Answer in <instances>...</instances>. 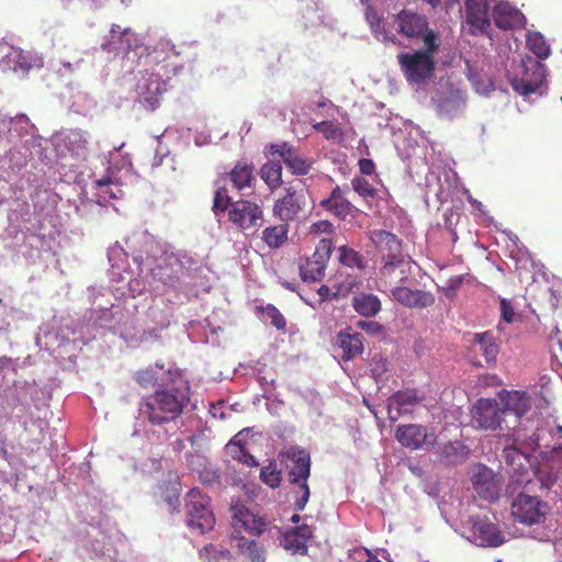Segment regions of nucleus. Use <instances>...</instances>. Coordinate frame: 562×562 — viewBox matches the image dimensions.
I'll return each instance as SVG.
<instances>
[{"label": "nucleus", "mask_w": 562, "mask_h": 562, "mask_svg": "<svg viewBox=\"0 0 562 562\" xmlns=\"http://www.w3.org/2000/svg\"><path fill=\"white\" fill-rule=\"evenodd\" d=\"M189 402V391L186 387L159 390L139 404V414L151 425H162L178 418Z\"/></svg>", "instance_id": "f257e3e1"}, {"label": "nucleus", "mask_w": 562, "mask_h": 562, "mask_svg": "<svg viewBox=\"0 0 562 562\" xmlns=\"http://www.w3.org/2000/svg\"><path fill=\"white\" fill-rule=\"evenodd\" d=\"M424 49L397 54V64L409 83H424L431 78L439 49L438 33L432 30L423 38Z\"/></svg>", "instance_id": "f03ea898"}, {"label": "nucleus", "mask_w": 562, "mask_h": 562, "mask_svg": "<svg viewBox=\"0 0 562 562\" xmlns=\"http://www.w3.org/2000/svg\"><path fill=\"white\" fill-rule=\"evenodd\" d=\"M372 240L381 254V274L393 276L400 271V280H406L411 270V259L403 251V241L394 233L379 229L373 232Z\"/></svg>", "instance_id": "7ed1b4c3"}, {"label": "nucleus", "mask_w": 562, "mask_h": 562, "mask_svg": "<svg viewBox=\"0 0 562 562\" xmlns=\"http://www.w3.org/2000/svg\"><path fill=\"white\" fill-rule=\"evenodd\" d=\"M184 513L187 525L204 533L214 528L215 517L211 508V499L199 488H191L184 497Z\"/></svg>", "instance_id": "20e7f679"}, {"label": "nucleus", "mask_w": 562, "mask_h": 562, "mask_svg": "<svg viewBox=\"0 0 562 562\" xmlns=\"http://www.w3.org/2000/svg\"><path fill=\"white\" fill-rule=\"evenodd\" d=\"M470 481L476 495L484 501L494 502L499 497L502 481L498 474L483 462H475L471 467Z\"/></svg>", "instance_id": "39448f33"}, {"label": "nucleus", "mask_w": 562, "mask_h": 562, "mask_svg": "<svg viewBox=\"0 0 562 562\" xmlns=\"http://www.w3.org/2000/svg\"><path fill=\"white\" fill-rule=\"evenodd\" d=\"M471 420L479 429H503L504 409L496 398H479L471 409Z\"/></svg>", "instance_id": "423d86ee"}, {"label": "nucleus", "mask_w": 562, "mask_h": 562, "mask_svg": "<svg viewBox=\"0 0 562 562\" xmlns=\"http://www.w3.org/2000/svg\"><path fill=\"white\" fill-rule=\"evenodd\" d=\"M548 504L539 499L537 496L529 494H518L510 504V512L515 521L524 522V525H537L543 521Z\"/></svg>", "instance_id": "0eeeda50"}, {"label": "nucleus", "mask_w": 562, "mask_h": 562, "mask_svg": "<svg viewBox=\"0 0 562 562\" xmlns=\"http://www.w3.org/2000/svg\"><path fill=\"white\" fill-rule=\"evenodd\" d=\"M395 438L403 447L412 450H429L438 442L437 432L424 425H400Z\"/></svg>", "instance_id": "6e6552de"}, {"label": "nucleus", "mask_w": 562, "mask_h": 562, "mask_svg": "<svg viewBox=\"0 0 562 562\" xmlns=\"http://www.w3.org/2000/svg\"><path fill=\"white\" fill-rule=\"evenodd\" d=\"M333 252L331 238H321L315 251L300 265V276L304 281H321Z\"/></svg>", "instance_id": "1a4fd4ad"}, {"label": "nucleus", "mask_w": 562, "mask_h": 562, "mask_svg": "<svg viewBox=\"0 0 562 562\" xmlns=\"http://www.w3.org/2000/svg\"><path fill=\"white\" fill-rule=\"evenodd\" d=\"M166 91V83L157 74L145 71L137 79L135 86L136 99L148 110H155Z\"/></svg>", "instance_id": "9d476101"}, {"label": "nucleus", "mask_w": 562, "mask_h": 562, "mask_svg": "<svg viewBox=\"0 0 562 562\" xmlns=\"http://www.w3.org/2000/svg\"><path fill=\"white\" fill-rule=\"evenodd\" d=\"M394 22L397 25V33L411 40H424L429 29L427 15L412 9H402L394 15Z\"/></svg>", "instance_id": "9b49d317"}, {"label": "nucleus", "mask_w": 562, "mask_h": 562, "mask_svg": "<svg viewBox=\"0 0 562 562\" xmlns=\"http://www.w3.org/2000/svg\"><path fill=\"white\" fill-rule=\"evenodd\" d=\"M228 220L241 231L255 228L261 225L262 211L254 202L239 200L229 209Z\"/></svg>", "instance_id": "f8f14e48"}, {"label": "nucleus", "mask_w": 562, "mask_h": 562, "mask_svg": "<svg viewBox=\"0 0 562 562\" xmlns=\"http://www.w3.org/2000/svg\"><path fill=\"white\" fill-rule=\"evenodd\" d=\"M530 408V398L524 391H509L502 396L503 424L505 427H516L517 422Z\"/></svg>", "instance_id": "ddd939ff"}, {"label": "nucleus", "mask_w": 562, "mask_h": 562, "mask_svg": "<svg viewBox=\"0 0 562 562\" xmlns=\"http://www.w3.org/2000/svg\"><path fill=\"white\" fill-rule=\"evenodd\" d=\"M283 457L286 458L285 467L289 483L290 481L308 480L312 468L308 450L291 447L283 452Z\"/></svg>", "instance_id": "4468645a"}, {"label": "nucleus", "mask_w": 562, "mask_h": 562, "mask_svg": "<svg viewBox=\"0 0 562 562\" xmlns=\"http://www.w3.org/2000/svg\"><path fill=\"white\" fill-rule=\"evenodd\" d=\"M547 70L543 63L533 61L530 66H526V74L522 78L513 80V88L522 95L530 93H542L546 82Z\"/></svg>", "instance_id": "2eb2a0df"}, {"label": "nucleus", "mask_w": 562, "mask_h": 562, "mask_svg": "<svg viewBox=\"0 0 562 562\" xmlns=\"http://www.w3.org/2000/svg\"><path fill=\"white\" fill-rule=\"evenodd\" d=\"M423 398L417 390L407 387L406 390L395 391L386 401L389 418L397 420L403 414H408L412 409L422 403Z\"/></svg>", "instance_id": "dca6fc26"}, {"label": "nucleus", "mask_w": 562, "mask_h": 562, "mask_svg": "<svg viewBox=\"0 0 562 562\" xmlns=\"http://www.w3.org/2000/svg\"><path fill=\"white\" fill-rule=\"evenodd\" d=\"M392 297L405 307H430L435 304L436 296L432 292L420 291V289H411L406 285H397L391 290Z\"/></svg>", "instance_id": "f3484780"}, {"label": "nucleus", "mask_w": 562, "mask_h": 562, "mask_svg": "<svg viewBox=\"0 0 562 562\" xmlns=\"http://www.w3.org/2000/svg\"><path fill=\"white\" fill-rule=\"evenodd\" d=\"M465 20L471 33H487L491 26L487 0H465Z\"/></svg>", "instance_id": "a211bd4d"}, {"label": "nucleus", "mask_w": 562, "mask_h": 562, "mask_svg": "<svg viewBox=\"0 0 562 562\" xmlns=\"http://www.w3.org/2000/svg\"><path fill=\"white\" fill-rule=\"evenodd\" d=\"M472 532L482 546H501L505 542L504 533L497 525L484 518V516H473L471 518Z\"/></svg>", "instance_id": "6ab92c4d"}, {"label": "nucleus", "mask_w": 562, "mask_h": 562, "mask_svg": "<svg viewBox=\"0 0 562 562\" xmlns=\"http://www.w3.org/2000/svg\"><path fill=\"white\" fill-rule=\"evenodd\" d=\"M311 525H299L286 532H283V549L292 554H307L308 541L313 539Z\"/></svg>", "instance_id": "aec40b11"}, {"label": "nucleus", "mask_w": 562, "mask_h": 562, "mask_svg": "<svg viewBox=\"0 0 562 562\" xmlns=\"http://www.w3.org/2000/svg\"><path fill=\"white\" fill-rule=\"evenodd\" d=\"M348 187H335L331 190L329 198L321 201V206L328 212L334 213V215L339 216V218H346V216L350 215L353 210L350 200L345 196V192L348 191Z\"/></svg>", "instance_id": "412c9836"}, {"label": "nucleus", "mask_w": 562, "mask_h": 562, "mask_svg": "<svg viewBox=\"0 0 562 562\" xmlns=\"http://www.w3.org/2000/svg\"><path fill=\"white\" fill-rule=\"evenodd\" d=\"M133 33L130 29H122L120 25H113L110 34L106 36L102 48L109 53L128 52L132 48L131 37Z\"/></svg>", "instance_id": "4be33fe9"}, {"label": "nucleus", "mask_w": 562, "mask_h": 562, "mask_svg": "<svg viewBox=\"0 0 562 562\" xmlns=\"http://www.w3.org/2000/svg\"><path fill=\"white\" fill-rule=\"evenodd\" d=\"M233 526L236 533L244 529L250 535H259L265 528V522L261 518H257L248 509L241 507L237 508L233 515Z\"/></svg>", "instance_id": "5701e85b"}, {"label": "nucleus", "mask_w": 562, "mask_h": 562, "mask_svg": "<svg viewBox=\"0 0 562 562\" xmlns=\"http://www.w3.org/2000/svg\"><path fill=\"white\" fill-rule=\"evenodd\" d=\"M337 345L341 349L342 359L348 361L363 352V336L359 333H339Z\"/></svg>", "instance_id": "b1692460"}, {"label": "nucleus", "mask_w": 562, "mask_h": 562, "mask_svg": "<svg viewBox=\"0 0 562 562\" xmlns=\"http://www.w3.org/2000/svg\"><path fill=\"white\" fill-rule=\"evenodd\" d=\"M283 162L291 170L292 173L306 175L310 172L313 160L312 158L303 157L296 149L283 143Z\"/></svg>", "instance_id": "393cba45"}, {"label": "nucleus", "mask_w": 562, "mask_h": 562, "mask_svg": "<svg viewBox=\"0 0 562 562\" xmlns=\"http://www.w3.org/2000/svg\"><path fill=\"white\" fill-rule=\"evenodd\" d=\"M304 200V184L302 181H297L294 187L286 188V194L283 198V216L293 218L297 215Z\"/></svg>", "instance_id": "a878e982"}, {"label": "nucleus", "mask_w": 562, "mask_h": 562, "mask_svg": "<svg viewBox=\"0 0 562 562\" xmlns=\"http://www.w3.org/2000/svg\"><path fill=\"white\" fill-rule=\"evenodd\" d=\"M286 498L293 505L295 510H304L311 498V486L308 484V480L289 482Z\"/></svg>", "instance_id": "bb28decb"}, {"label": "nucleus", "mask_w": 562, "mask_h": 562, "mask_svg": "<svg viewBox=\"0 0 562 562\" xmlns=\"http://www.w3.org/2000/svg\"><path fill=\"white\" fill-rule=\"evenodd\" d=\"M493 18L497 27L512 30L520 21V12L510 3H497L493 10Z\"/></svg>", "instance_id": "cd10ccee"}, {"label": "nucleus", "mask_w": 562, "mask_h": 562, "mask_svg": "<svg viewBox=\"0 0 562 562\" xmlns=\"http://www.w3.org/2000/svg\"><path fill=\"white\" fill-rule=\"evenodd\" d=\"M352 307L358 314L366 317L375 316L382 308L379 295L360 292L352 297Z\"/></svg>", "instance_id": "c85d7f7f"}, {"label": "nucleus", "mask_w": 562, "mask_h": 562, "mask_svg": "<svg viewBox=\"0 0 562 562\" xmlns=\"http://www.w3.org/2000/svg\"><path fill=\"white\" fill-rule=\"evenodd\" d=\"M0 65L3 69H11L22 75H26L32 68L29 56L20 48H11L10 52L2 57Z\"/></svg>", "instance_id": "c756f323"}, {"label": "nucleus", "mask_w": 562, "mask_h": 562, "mask_svg": "<svg viewBox=\"0 0 562 562\" xmlns=\"http://www.w3.org/2000/svg\"><path fill=\"white\" fill-rule=\"evenodd\" d=\"M233 538L236 541L239 554L244 558L248 559L250 562L266 561L265 551L256 540L238 535H234Z\"/></svg>", "instance_id": "7c9ffc66"}, {"label": "nucleus", "mask_w": 562, "mask_h": 562, "mask_svg": "<svg viewBox=\"0 0 562 562\" xmlns=\"http://www.w3.org/2000/svg\"><path fill=\"white\" fill-rule=\"evenodd\" d=\"M473 346L480 350L485 357L486 363H492L497 359L499 347L495 341L493 334L491 333H479L473 338Z\"/></svg>", "instance_id": "2f4dec72"}, {"label": "nucleus", "mask_w": 562, "mask_h": 562, "mask_svg": "<svg viewBox=\"0 0 562 562\" xmlns=\"http://www.w3.org/2000/svg\"><path fill=\"white\" fill-rule=\"evenodd\" d=\"M229 179L237 190L250 187L254 181V166L238 161L229 172Z\"/></svg>", "instance_id": "473e14b6"}, {"label": "nucleus", "mask_w": 562, "mask_h": 562, "mask_svg": "<svg viewBox=\"0 0 562 562\" xmlns=\"http://www.w3.org/2000/svg\"><path fill=\"white\" fill-rule=\"evenodd\" d=\"M241 432L237 434L226 446V451L232 456L233 459L243 462L248 467H257L258 462L255 457L249 452L246 445L241 443L239 436Z\"/></svg>", "instance_id": "72a5a7b5"}, {"label": "nucleus", "mask_w": 562, "mask_h": 562, "mask_svg": "<svg viewBox=\"0 0 562 562\" xmlns=\"http://www.w3.org/2000/svg\"><path fill=\"white\" fill-rule=\"evenodd\" d=\"M260 178L271 190L281 187V162L280 160H269L260 169Z\"/></svg>", "instance_id": "f704fd0d"}, {"label": "nucleus", "mask_w": 562, "mask_h": 562, "mask_svg": "<svg viewBox=\"0 0 562 562\" xmlns=\"http://www.w3.org/2000/svg\"><path fill=\"white\" fill-rule=\"evenodd\" d=\"M95 189L98 190V198L108 202L110 200L119 199L123 195L122 189L113 182L110 177H103L94 181Z\"/></svg>", "instance_id": "c9c22d12"}, {"label": "nucleus", "mask_w": 562, "mask_h": 562, "mask_svg": "<svg viewBox=\"0 0 562 562\" xmlns=\"http://www.w3.org/2000/svg\"><path fill=\"white\" fill-rule=\"evenodd\" d=\"M463 109V101L457 98V95H445L437 102V112L439 116L447 117L451 120V117L457 116V114L461 113Z\"/></svg>", "instance_id": "e433bc0d"}, {"label": "nucleus", "mask_w": 562, "mask_h": 562, "mask_svg": "<svg viewBox=\"0 0 562 562\" xmlns=\"http://www.w3.org/2000/svg\"><path fill=\"white\" fill-rule=\"evenodd\" d=\"M313 128L321 132L323 137L327 140L339 142L342 140L345 136V131L341 124L336 121L315 122V124H313Z\"/></svg>", "instance_id": "4c0bfd02"}, {"label": "nucleus", "mask_w": 562, "mask_h": 562, "mask_svg": "<svg viewBox=\"0 0 562 562\" xmlns=\"http://www.w3.org/2000/svg\"><path fill=\"white\" fill-rule=\"evenodd\" d=\"M366 19L369 23L371 31L379 40H391L392 42H395V38H393V36H390L385 31L384 20L382 15H380L379 12L374 11L372 7H368L366 11Z\"/></svg>", "instance_id": "58836bf2"}, {"label": "nucleus", "mask_w": 562, "mask_h": 562, "mask_svg": "<svg viewBox=\"0 0 562 562\" xmlns=\"http://www.w3.org/2000/svg\"><path fill=\"white\" fill-rule=\"evenodd\" d=\"M527 46L539 58H547L551 54V47L540 32L528 33Z\"/></svg>", "instance_id": "ea45409f"}, {"label": "nucleus", "mask_w": 562, "mask_h": 562, "mask_svg": "<svg viewBox=\"0 0 562 562\" xmlns=\"http://www.w3.org/2000/svg\"><path fill=\"white\" fill-rule=\"evenodd\" d=\"M339 252V262L349 267H358V269H363L366 267V262L363 260V256H361L358 250L350 249L348 246L338 247Z\"/></svg>", "instance_id": "a19ab883"}, {"label": "nucleus", "mask_w": 562, "mask_h": 562, "mask_svg": "<svg viewBox=\"0 0 562 562\" xmlns=\"http://www.w3.org/2000/svg\"><path fill=\"white\" fill-rule=\"evenodd\" d=\"M261 481L268 486L276 488L281 483V471L277 469V462L270 461L268 465L261 468Z\"/></svg>", "instance_id": "79ce46f5"}, {"label": "nucleus", "mask_w": 562, "mask_h": 562, "mask_svg": "<svg viewBox=\"0 0 562 562\" xmlns=\"http://www.w3.org/2000/svg\"><path fill=\"white\" fill-rule=\"evenodd\" d=\"M233 204L232 198L227 194V190L224 187L217 188L213 199V211L215 214L229 211Z\"/></svg>", "instance_id": "37998d69"}, {"label": "nucleus", "mask_w": 562, "mask_h": 562, "mask_svg": "<svg viewBox=\"0 0 562 562\" xmlns=\"http://www.w3.org/2000/svg\"><path fill=\"white\" fill-rule=\"evenodd\" d=\"M351 187L362 198H374L376 188L366 178H352Z\"/></svg>", "instance_id": "c03bdc74"}, {"label": "nucleus", "mask_w": 562, "mask_h": 562, "mask_svg": "<svg viewBox=\"0 0 562 562\" xmlns=\"http://www.w3.org/2000/svg\"><path fill=\"white\" fill-rule=\"evenodd\" d=\"M257 311L263 322L270 321V323L278 329L281 328V317L277 307L273 305H268L266 307L258 306Z\"/></svg>", "instance_id": "a18cd8bd"}, {"label": "nucleus", "mask_w": 562, "mask_h": 562, "mask_svg": "<svg viewBox=\"0 0 562 562\" xmlns=\"http://www.w3.org/2000/svg\"><path fill=\"white\" fill-rule=\"evenodd\" d=\"M262 239L271 248H279L281 246V229L278 227H268L263 231Z\"/></svg>", "instance_id": "49530a36"}, {"label": "nucleus", "mask_w": 562, "mask_h": 562, "mask_svg": "<svg viewBox=\"0 0 562 562\" xmlns=\"http://www.w3.org/2000/svg\"><path fill=\"white\" fill-rule=\"evenodd\" d=\"M135 380L140 386L149 387L156 383L157 376L153 370L146 369V370L137 371L135 373Z\"/></svg>", "instance_id": "de8ad7c7"}, {"label": "nucleus", "mask_w": 562, "mask_h": 562, "mask_svg": "<svg viewBox=\"0 0 562 562\" xmlns=\"http://www.w3.org/2000/svg\"><path fill=\"white\" fill-rule=\"evenodd\" d=\"M334 231V225L330 223V221L324 220V221H317L316 223H313L310 226V234H313L314 236H319V234H331Z\"/></svg>", "instance_id": "09e8293b"}, {"label": "nucleus", "mask_w": 562, "mask_h": 562, "mask_svg": "<svg viewBox=\"0 0 562 562\" xmlns=\"http://www.w3.org/2000/svg\"><path fill=\"white\" fill-rule=\"evenodd\" d=\"M357 328H360L370 335L381 334V331L384 330L383 325L375 321H358Z\"/></svg>", "instance_id": "8fccbe9b"}, {"label": "nucleus", "mask_w": 562, "mask_h": 562, "mask_svg": "<svg viewBox=\"0 0 562 562\" xmlns=\"http://www.w3.org/2000/svg\"><path fill=\"white\" fill-rule=\"evenodd\" d=\"M503 457L507 463H515L516 459H526V456L521 454V452H519L516 447H506L503 450Z\"/></svg>", "instance_id": "3c124183"}, {"label": "nucleus", "mask_w": 562, "mask_h": 562, "mask_svg": "<svg viewBox=\"0 0 562 562\" xmlns=\"http://www.w3.org/2000/svg\"><path fill=\"white\" fill-rule=\"evenodd\" d=\"M359 169L362 173L371 175L374 173L376 167L371 158H360L358 161Z\"/></svg>", "instance_id": "603ef678"}, {"label": "nucleus", "mask_w": 562, "mask_h": 562, "mask_svg": "<svg viewBox=\"0 0 562 562\" xmlns=\"http://www.w3.org/2000/svg\"><path fill=\"white\" fill-rule=\"evenodd\" d=\"M501 307H502V316L505 319V322H513L515 311L510 303L506 300L501 301Z\"/></svg>", "instance_id": "864d4df0"}, {"label": "nucleus", "mask_w": 562, "mask_h": 562, "mask_svg": "<svg viewBox=\"0 0 562 562\" xmlns=\"http://www.w3.org/2000/svg\"><path fill=\"white\" fill-rule=\"evenodd\" d=\"M317 293L321 301H330V299H335V296L338 295L337 292H333L328 285H321Z\"/></svg>", "instance_id": "5fc2aeb1"}, {"label": "nucleus", "mask_w": 562, "mask_h": 562, "mask_svg": "<svg viewBox=\"0 0 562 562\" xmlns=\"http://www.w3.org/2000/svg\"><path fill=\"white\" fill-rule=\"evenodd\" d=\"M211 551H214V547L212 544L203 547L199 551L200 559L203 560L204 562H211L210 561V553H211Z\"/></svg>", "instance_id": "6e6d98bb"}, {"label": "nucleus", "mask_w": 562, "mask_h": 562, "mask_svg": "<svg viewBox=\"0 0 562 562\" xmlns=\"http://www.w3.org/2000/svg\"><path fill=\"white\" fill-rule=\"evenodd\" d=\"M265 154L267 157L274 156L276 154L281 156V146L278 144H270L266 147Z\"/></svg>", "instance_id": "4d7b16f0"}, {"label": "nucleus", "mask_w": 562, "mask_h": 562, "mask_svg": "<svg viewBox=\"0 0 562 562\" xmlns=\"http://www.w3.org/2000/svg\"><path fill=\"white\" fill-rule=\"evenodd\" d=\"M558 430L560 432H562V426H559ZM552 459H560V460H562V446L553 447V449H552Z\"/></svg>", "instance_id": "13d9d810"}, {"label": "nucleus", "mask_w": 562, "mask_h": 562, "mask_svg": "<svg viewBox=\"0 0 562 562\" xmlns=\"http://www.w3.org/2000/svg\"><path fill=\"white\" fill-rule=\"evenodd\" d=\"M425 1L426 3H429L431 7L436 8L438 7V4L441 3L442 0H423Z\"/></svg>", "instance_id": "bf43d9fd"}, {"label": "nucleus", "mask_w": 562, "mask_h": 562, "mask_svg": "<svg viewBox=\"0 0 562 562\" xmlns=\"http://www.w3.org/2000/svg\"><path fill=\"white\" fill-rule=\"evenodd\" d=\"M301 519L300 512L294 513V515L291 516V521L299 522Z\"/></svg>", "instance_id": "052dcab7"}, {"label": "nucleus", "mask_w": 562, "mask_h": 562, "mask_svg": "<svg viewBox=\"0 0 562 562\" xmlns=\"http://www.w3.org/2000/svg\"><path fill=\"white\" fill-rule=\"evenodd\" d=\"M273 209H274L276 213H278L279 210H281V201L280 200L276 201Z\"/></svg>", "instance_id": "680f3d73"}, {"label": "nucleus", "mask_w": 562, "mask_h": 562, "mask_svg": "<svg viewBox=\"0 0 562 562\" xmlns=\"http://www.w3.org/2000/svg\"><path fill=\"white\" fill-rule=\"evenodd\" d=\"M218 408L216 406H212V409H211V413L214 417L217 416V414H220V411H217Z\"/></svg>", "instance_id": "e2e57ef3"}, {"label": "nucleus", "mask_w": 562, "mask_h": 562, "mask_svg": "<svg viewBox=\"0 0 562 562\" xmlns=\"http://www.w3.org/2000/svg\"><path fill=\"white\" fill-rule=\"evenodd\" d=\"M218 408L216 406H212V409H211V413L214 417L217 416V414H220V411H217Z\"/></svg>", "instance_id": "0e129e2a"}, {"label": "nucleus", "mask_w": 562, "mask_h": 562, "mask_svg": "<svg viewBox=\"0 0 562 562\" xmlns=\"http://www.w3.org/2000/svg\"><path fill=\"white\" fill-rule=\"evenodd\" d=\"M470 202L473 204V205H482L481 202H477V200H474V199H470Z\"/></svg>", "instance_id": "69168bd1"}, {"label": "nucleus", "mask_w": 562, "mask_h": 562, "mask_svg": "<svg viewBox=\"0 0 562 562\" xmlns=\"http://www.w3.org/2000/svg\"><path fill=\"white\" fill-rule=\"evenodd\" d=\"M368 562H382V560H379V558H373L372 560H368Z\"/></svg>", "instance_id": "338daca9"}, {"label": "nucleus", "mask_w": 562, "mask_h": 562, "mask_svg": "<svg viewBox=\"0 0 562 562\" xmlns=\"http://www.w3.org/2000/svg\"><path fill=\"white\" fill-rule=\"evenodd\" d=\"M288 236V229L283 228V239H285Z\"/></svg>", "instance_id": "774afa93"}]
</instances>
